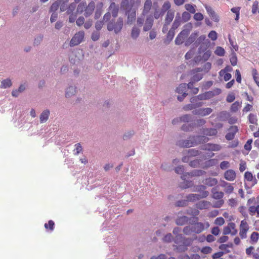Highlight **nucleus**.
I'll list each match as a JSON object with an SVG mask.
<instances>
[{
    "label": "nucleus",
    "instance_id": "nucleus-1",
    "mask_svg": "<svg viewBox=\"0 0 259 259\" xmlns=\"http://www.w3.org/2000/svg\"><path fill=\"white\" fill-rule=\"evenodd\" d=\"M208 138L205 136H197L190 137L189 139L179 142V145L182 147H191L203 142H206Z\"/></svg>",
    "mask_w": 259,
    "mask_h": 259
},
{
    "label": "nucleus",
    "instance_id": "nucleus-2",
    "mask_svg": "<svg viewBox=\"0 0 259 259\" xmlns=\"http://www.w3.org/2000/svg\"><path fill=\"white\" fill-rule=\"evenodd\" d=\"M205 187L203 185L198 186L194 190L196 192H200V194H191L187 196V200L190 201H194L199 200L200 198L206 197L208 195V192L205 190Z\"/></svg>",
    "mask_w": 259,
    "mask_h": 259
},
{
    "label": "nucleus",
    "instance_id": "nucleus-3",
    "mask_svg": "<svg viewBox=\"0 0 259 259\" xmlns=\"http://www.w3.org/2000/svg\"><path fill=\"white\" fill-rule=\"evenodd\" d=\"M175 170L178 174H183L181 178L184 181H187L189 178L193 177L201 176L204 174V171L201 170H194L191 172L183 174L184 169L183 166H179L176 167Z\"/></svg>",
    "mask_w": 259,
    "mask_h": 259
},
{
    "label": "nucleus",
    "instance_id": "nucleus-4",
    "mask_svg": "<svg viewBox=\"0 0 259 259\" xmlns=\"http://www.w3.org/2000/svg\"><path fill=\"white\" fill-rule=\"evenodd\" d=\"M122 26L123 20L119 18L116 23L113 21L110 22L107 25V29L110 31L114 30L115 33H118L121 30Z\"/></svg>",
    "mask_w": 259,
    "mask_h": 259
},
{
    "label": "nucleus",
    "instance_id": "nucleus-5",
    "mask_svg": "<svg viewBox=\"0 0 259 259\" xmlns=\"http://www.w3.org/2000/svg\"><path fill=\"white\" fill-rule=\"evenodd\" d=\"M199 56L195 58V61H198L200 60L207 61L211 55V51L207 50L206 48H203L200 47L198 50Z\"/></svg>",
    "mask_w": 259,
    "mask_h": 259
},
{
    "label": "nucleus",
    "instance_id": "nucleus-6",
    "mask_svg": "<svg viewBox=\"0 0 259 259\" xmlns=\"http://www.w3.org/2000/svg\"><path fill=\"white\" fill-rule=\"evenodd\" d=\"M84 37L83 31H79L75 34L70 42V46H75L80 44L83 40Z\"/></svg>",
    "mask_w": 259,
    "mask_h": 259
},
{
    "label": "nucleus",
    "instance_id": "nucleus-7",
    "mask_svg": "<svg viewBox=\"0 0 259 259\" xmlns=\"http://www.w3.org/2000/svg\"><path fill=\"white\" fill-rule=\"evenodd\" d=\"M249 226L245 220L241 221L239 226V236L242 239H245L247 237V233L249 230Z\"/></svg>",
    "mask_w": 259,
    "mask_h": 259
},
{
    "label": "nucleus",
    "instance_id": "nucleus-8",
    "mask_svg": "<svg viewBox=\"0 0 259 259\" xmlns=\"http://www.w3.org/2000/svg\"><path fill=\"white\" fill-rule=\"evenodd\" d=\"M213 96V94L211 92H206L204 94L199 95L196 97H194L190 99V102L193 103L197 101V100H205L209 99Z\"/></svg>",
    "mask_w": 259,
    "mask_h": 259
},
{
    "label": "nucleus",
    "instance_id": "nucleus-9",
    "mask_svg": "<svg viewBox=\"0 0 259 259\" xmlns=\"http://www.w3.org/2000/svg\"><path fill=\"white\" fill-rule=\"evenodd\" d=\"M237 233L236 229V225L234 223H230L226 226L223 230V233L225 235L231 234L232 235H235Z\"/></svg>",
    "mask_w": 259,
    "mask_h": 259
},
{
    "label": "nucleus",
    "instance_id": "nucleus-10",
    "mask_svg": "<svg viewBox=\"0 0 259 259\" xmlns=\"http://www.w3.org/2000/svg\"><path fill=\"white\" fill-rule=\"evenodd\" d=\"M189 32V29H184L182 30L176 37L175 40L176 44L177 45L182 44L184 42L186 37L188 36Z\"/></svg>",
    "mask_w": 259,
    "mask_h": 259
},
{
    "label": "nucleus",
    "instance_id": "nucleus-11",
    "mask_svg": "<svg viewBox=\"0 0 259 259\" xmlns=\"http://www.w3.org/2000/svg\"><path fill=\"white\" fill-rule=\"evenodd\" d=\"M245 180L249 183L251 187L254 186L257 184V181L254 176L249 171H246L244 174Z\"/></svg>",
    "mask_w": 259,
    "mask_h": 259
},
{
    "label": "nucleus",
    "instance_id": "nucleus-12",
    "mask_svg": "<svg viewBox=\"0 0 259 259\" xmlns=\"http://www.w3.org/2000/svg\"><path fill=\"white\" fill-rule=\"evenodd\" d=\"M193 85L192 82H189L188 84L182 83L177 88L176 92L179 94H183V93H187V89H191Z\"/></svg>",
    "mask_w": 259,
    "mask_h": 259
},
{
    "label": "nucleus",
    "instance_id": "nucleus-13",
    "mask_svg": "<svg viewBox=\"0 0 259 259\" xmlns=\"http://www.w3.org/2000/svg\"><path fill=\"white\" fill-rule=\"evenodd\" d=\"M212 109L210 108H200L194 110L193 111L194 114L202 116H206L210 114Z\"/></svg>",
    "mask_w": 259,
    "mask_h": 259
},
{
    "label": "nucleus",
    "instance_id": "nucleus-14",
    "mask_svg": "<svg viewBox=\"0 0 259 259\" xmlns=\"http://www.w3.org/2000/svg\"><path fill=\"white\" fill-rule=\"evenodd\" d=\"M77 92L76 88L73 85L68 87L65 91V97L69 98L74 96Z\"/></svg>",
    "mask_w": 259,
    "mask_h": 259
},
{
    "label": "nucleus",
    "instance_id": "nucleus-15",
    "mask_svg": "<svg viewBox=\"0 0 259 259\" xmlns=\"http://www.w3.org/2000/svg\"><path fill=\"white\" fill-rule=\"evenodd\" d=\"M202 149L208 151H219L221 149V146L216 144H206L202 146Z\"/></svg>",
    "mask_w": 259,
    "mask_h": 259
},
{
    "label": "nucleus",
    "instance_id": "nucleus-16",
    "mask_svg": "<svg viewBox=\"0 0 259 259\" xmlns=\"http://www.w3.org/2000/svg\"><path fill=\"white\" fill-rule=\"evenodd\" d=\"M198 154V152L195 149H190L187 151L186 155L184 156L182 158V161L184 162H188L189 160V157L195 156Z\"/></svg>",
    "mask_w": 259,
    "mask_h": 259
},
{
    "label": "nucleus",
    "instance_id": "nucleus-17",
    "mask_svg": "<svg viewBox=\"0 0 259 259\" xmlns=\"http://www.w3.org/2000/svg\"><path fill=\"white\" fill-rule=\"evenodd\" d=\"M193 76L192 77V80L190 82H192L193 84L194 82H197L200 80L203 77V74L200 72H197V69L192 71Z\"/></svg>",
    "mask_w": 259,
    "mask_h": 259
},
{
    "label": "nucleus",
    "instance_id": "nucleus-18",
    "mask_svg": "<svg viewBox=\"0 0 259 259\" xmlns=\"http://www.w3.org/2000/svg\"><path fill=\"white\" fill-rule=\"evenodd\" d=\"M224 177L227 180L232 181L236 178V173L233 170L229 169L225 172Z\"/></svg>",
    "mask_w": 259,
    "mask_h": 259
},
{
    "label": "nucleus",
    "instance_id": "nucleus-19",
    "mask_svg": "<svg viewBox=\"0 0 259 259\" xmlns=\"http://www.w3.org/2000/svg\"><path fill=\"white\" fill-rule=\"evenodd\" d=\"M26 89V85L25 84H21L18 89L13 90L12 92V95L13 97H17L19 95L23 92Z\"/></svg>",
    "mask_w": 259,
    "mask_h": 259
},
{
    "label": "nucleus",
    "instance_id": "nucleus-20",
    "mask_svg": "<svg viewBox=\"0 0 259 259\" xmlns=\"http://www.w3.org/2000/svg\"><path fill=\"white\" fill-rule=\"evenodd\" d=\"M50 112L48 109L44 110L39 116L40 122L42 123L46 122L49 119Z\"/></svg>",
    "mask_w": 259,
    "mask_h": 259
},
{
    "label": "nucleus",
    "instance_id": "nucleus-21",
    "mask_svg": "<svg viewBox=\"0 0 259 259\" xmlns=\"http://www.w3.org/2000/svg\"><path fill=\"white\" fill-rule=\"evenodd\" d=\"M248 211L251 215H255L257 218H259V205L250 206Z\"/></svg>",
    "mask_w": 259,
    "mask_h": 259
},
{
    "label": "nucleus",
    "instance_id": "nucleus-22",
    "mask_svg": "<svg viewBox=\"0 0 259 259\" xmlns=\"http://www.w3.org/2000/svg\"><path fill=\"white\" fill-rule=\"evenodd\" d=\"M193 232L199 233L204 230L203 224L201 223H197L192 225Z\"/></svg>",
    "mask_w": 259,
    "mask_h": 259
},
{
    "label": "nucleus",
    "instance_id": "nucleus-23",
    "mask_svg": "<svg viewBox=\"0 0 259 259\" xmlns=\"http://www.w3.org/2000/svg\"><path fill=\"white\" fill-rule=\"evenodd\" d=\"M191 104L187 105L184 107V109L185 110H187V111L195 109L197 107H201L202 106V103L200 102H197L196 101L195 102H193V103L191 102Z\"/></svg>",
    "mask_w": 259,
    "mask_h": 259
},
{
    "label": "nucleus",
    "instance_id": "nucleus-24",
    "mask_svg": "<svg viewBox=\"0 0 259 259\" xmlns=\"http://www.w3.org/2000/svg\"><path fill=\"white\" fill-rule=\"evenodd\" d=\"M221 185L222 187L225 188L224 190L227 193L230 194L234 190L233 187L230 184L226 182H223Z\"/></svg>",
    "mask_w": 259,
    "mask_h": 259
},
{
    "label": "nucleus",
    "instance_id": "nucleus-25",
    "mask_svg": "<svg viewBox=\"0 0 259 259\" xmlns=\"http://www.w3.org/2000/svg\"><path fill=\"white\" fill-rule=\"evenodd\" d=\"M12 85V80L10 78H7L1 81L0 88L2 89H7L10 88Z\"/></svg>",
    "mask_w": 259,
    "mask_h": 259
},
{
    "label": "nucleus",
    "instance_id": "nucleus-26",
    "mask_svg": "<svg viewBox=\"0 0 259 259\" xmlns=\"http://www.w3.org/2000/svg\"><path fill=\"white\" fill-rule=\"evenodd\" d=\"M127 21L128 24H131L135 19L136 11L134 10H131L127 12Z\"/></svg>",
    "mask_w": 259,
    "mask_h": 259
},
{
    "label": "nucleus",
    "instance_id": "nucleus-27",
    "mask_svg": "<svg viewBox=\"0 0 259 259\" xmlns=\"http://www.w3.org/2000/svg\"><path fill=\"white\" fill-rule=\"evenodd\" d=\"M198 32L195 31L194 33H192L191 35L189 37V38L186 40L185 45L186 46H189L191 44L198 36Z\"/></svg>",
    "mask_w": 259,
    "mask_h": 259
},
{
    "label": "nucleus",
    "instance_id": "nucleus-28",
    "mask_svg": "<svg viewBox=\"0 0 259 259\" xmlns=\"http://www.w3.org/2000/svg\"><path fill=\"white\" fill-rule=\"evenodd\" d=\"M212 197L216 199H221L224 196L222 192L218 191L216 188L212 189Z\"/></svg>",
    "mask_w": 259,
    "mask_h": 259
},
{
    "label": "nucleus",
    "instance_id": "nucleus-29",
    "mask_svg": "<svg viewBox=\"0 0 259 259\" xmlns=\"http://www.w3.org/2000/svg\"><path fill=\"white\" fill-rule=\"evenodd\" d=\"M211 68V63L210 62L205 63L202 68H199L197 69V72L204 71V72H208Z\"/></svg>",
    "mask_w": 259,
    "mask_h": 259
},
{
    "label": "nucleus",
    "instance_id": "nucleus-30",
    "mask_svg": "<svg viewBox=\"0 0 259 259\" xmlns=\"http://www.w3.org/2000/svg\"><path fill=\"white\" fill-rule=\"evenodd\" d=\"M95 8L94 3H91L89 4L87 7H85V15L86 16H89L93 12Z\"/></svg>",
    "mask_w": 259,
    "mask_h": 259
},
{
    "label": "nucleus",
    "instance_id": "nucleus-31",
    "mask_svg": "<svg viewBox=\"0 0 259 259\" xmlns=\"http://www.w3.org/2000/svg\"><path fill=\"white\" fill-rule=\"evenodd\" d=\"M109 11L111 12L114 17H116L117 16L118 9L115 3H112L111 4L109 7Z\"/></svg>",
    "mask_w": 259,
    "mask_h": 259
},
{
    "label": "nucleus",
    "instance_id": "nucleus-32",
    "mask_svg": "<svg viewBox=\"0 0 259 259\" xmlns=\"http://www.w3.org/2000/svg\"><path fill=\"white\" fill-rule=\"evenodd\" d=\"M210 203L207 201H201L197 204V208L202 209H206L209 207Z\"/></svg>",
    "mask_w": 259,
    "mask_h": 259
},
{
    "label": "nucleus",
    "instance_id": "nucleus-33",
    "mask_svg": "<svg viewBox=\"0 0 259 259\" xmlns=\"http://www.w3.org/2000/svg\"><path fill=\"white\" fill-rule=\"evenodd\" d=\"M153 25V19L152 17H149L147 19L145 26L144 27V30L147 31L151 29Z\"/></svg>",
    "mask_w": 259,
    "mask_h": 259
},
{
    "label": "nucleus",
    "instance_id": "nucleus-34",
    "mask_svg": "<svg viewBox=\"0 0 259 259\" xmlns=\"http://www.w3.org/2000/svg\"><path fill=\"white\" fill-rule=\"evenodd\" d=\"M139 34L140 29L137 27L134 26L132 30L131 37L134 39H136L139 37Z\"/></svg>",
    "mask_w": 259,
    "mask_h": 259
},
{
    "label": "nucleus",
    "instance_id": "nucleus-35",
    "mask_svg": "<svg viewBox=\"0 0 259 259\" xmlns=\"http://www.w3.org/2000/svg\"><path fill=\"white\" fill-rule=\"evenodd\" d=\"M259 238V234L256 232H253L250 236V243L252 244H254L258 240Z\"/></svg>",
    "mask_w": 259,
    "mask_h": 259
},
{
    "label": "nucleus",
    "instance_id": "nucleus-36",
    "mask_svg": "<svg viewBox=\"0 0 259 259\" xmlns=\"http://www.w3.org/2000/svg\"><path fill=\"white\" fill-rule=\"evenodd\" d=\"M218 183V181L215 178H209L205 180L204 183L209 186H213L215 185Z\"/></svg>",
    "mask_w": 259,
    "mask_h": 259
},
{
    "label": "nucleus",
    "instance_id": "nucleus-37",
    "mask_svg": "<svg viewBox=\"0 0 259 259\" xmlns=\"http://www.w3.org/2000/svg\"><path fill=\"white\" fill-rule=\"evenodd\" d=\"M214 52L216 55L222 57L225 54V50L221 47H217Z\"/></svg>",
    "mask_w": 259,
    "mask_h": 259
},
{
    "label": "nucleus",
    "instance_id": "nucleus-38",
    "mask_svg": "<svg viewBox=\"0 0 259 259\" xmlns=\"http://www.w3.org/2000/svg\"><path fill=\"white\" fill-rule=\"evenodd\" d=\"M203 134L206 136H213L216 135L217 131L215 129H204L203 131Z\"/></svg>",
    "mask_w": 259,
    "mask_h": 259
},
{
    "label": "nucleus",
    "instance_id": "nucleus-39",
    "mask_svg": "<svg viewBox=\"0 0 259 259\" xmlns=\"http://www.w3.org/2000/svg\"><path fill=\"white\" fill-rule=\"evenodd\" d=\"M160 168L164 171H170L172 169L170 164L167 162H163L161 163Z\"/></svg>",
    "mask_w": 259,
    "mask_h": 259
},
{
    "label": "nucleus",
    "instance_id": "nucleus-40",
    "mask_svg": "<svg viewBox=\"0 0 259 259\" xmlns=\"http://www.w3.org/2000/svg\"><path fill=\"white\" fill-rule=\"evenodd\" d=\"M174 17V12L168 11L167 13L165 18V21L167 24H169L172 20Z\"/></svg>",
    "mask_w": 259,
    "mask_h": 259
},
{
    "label": "nucleus",
    "instance_id": "nucleus-41",
    "mask_svg": "<svg viewBox=\"0 0 259 259\" xmlns=\"http://www.w3.org/2000/svg\"><path fill=\"white\" fill-rule=\"evenodd\" d=\"M241 102L236 101L234 102L231 106V111L233 112L237 111L241 107Z\"/></svg>",
    "mask_w": 259,
    "mask_h": 259
},
{
    "label": "nucleus",
    "instance_id": "nucleus-42",
    "mask_svg": "<svg viewBox=\"0 0 259 259\" xmlns=\"http://www.w3.org/2000/svg\"><path fill=\"white\" fill-rule=\"evenodd\" d=\"M181 17L179 14H177L175 21L173 23L172 28L176 29L179 27L180 24Z\"/></svg>",
    "mask_w": 259,
    "mask_h": 259
},
{
    "label": "nucleus",
    "instance_id": "nucleus-43",
    "mask_svg": "<svg viewBox=\"0 0 259 259\" xmlns=\"http://www.w3.org/2000/svg\"><path fill=\"white\" fill-rule=\"evenodd\" d=\"M220 76L225 81H227L230 80L232 77L231 74L228 72H225L224 74H221V71L219 72Z\"/></svg>",
    "mask_w": 259,
    "mask_h": 259
},
{
    "label": "nucleus",
    "instance_id": "nucleus-44",
    "mask_svg": "<svg viewBox=\"0 0 259 259\" xmlns=\"http://www.w3.org/2000/svg\"><path fill=\"white\" fill-rule=\"evenodd\" d=\"M152 5L151 0H146L144 4V13L147 12L150 9Z\"/></svg>",
    "mask_w": 259,
    "mask_h": 259
},
{
    "label": "nucleus",
    "instance_id": "nucleus-45",
    "mask_svg": "<svg viewBox=\"0 0 259 259\" xmlns=\"http://www.w3.org/2000/svg\"><path fill=\"white\" fill-rule=\"evenodd\" d=\"M185 9L191 13H194L195 12V6L191 4H186L185 6Z\"/></svg>",
    "mask_w": 259,
    "mask_h": 259
},
{
    "label": "nucleus",
    "instance_id": "nucleus-46",
    "mask_svg": "<svg viewBox=\"0 0 259 259\" xmlns=\"http://www.w3.org/2000/svg\"><path fill=\"white\" fill-rule=\"evenodd\" d=\"M248 120L250 123L254 124H256L257 118L255 115L253 114H250L248 116Z\"/></svg>",
    "mask_w": 259,
    "mask_h": 259
},
{
    "label": "nucleus",
    "instance_id": "nucleus-47",
    "mask_svg": "<svg viewBox=\"0 0 259 259\" xmlns=\"http://www.w3.org/2000/svg\"><path fill=\"white\" fill-rule=\"evenodd\" d=\"M208 36L209 37V38H210L212 40H217V38H218V34L217 33L214 31V30H212L211 31L208 35Z\"/></svg>",
    "mask_w": 259,
    "mask_h": 259
},
{
    "label": "nucleus",
    "instance_id": "nucleus-48",
    "mask_svg": "<svg viewBox=\"0 0 259 259\" xmlns=\"http://www.w3.org/2000/svg\"><path fill=\"white\" fill-rule=\"evenodd\" d=\"M187 220V217L185 216L182 217L177 220L176 223L179 225H183L185 224Z\"/></svg>",
    "mask_w": 259,
    "mask_h": 259
},
{
    "label": "nucleus",
    "instance_id": "nucleus-49",
    "mask_svg": "<svg viewBox=\"0 0 259 259\" xmlns=\"http://www.w3.org/2000/svg\"><path fill=\"white\" fill-rule=\"evenodd\" d=\"M100 36V33L99 31H94L92 33L91 38L93 41L98 40Z\"/></svg>",
    "mask_w": 259,
    "mask_h": 259
},
{
    "label": "nucleus",
    "instance_id": "nucleus-50",
    "mask_svg": "<svg viewBox=\"0 0 259 259\" xmlns=\"http://www.w3.org/2000/svg\"><path fill=\"white\" fill-rule=\"evenodd\" d=\"M228 203V205L232 207H236L238 204L237 200L233 198L229 199Z\"/></svg>",
    "mask_w": 259,
    "mask_h": 259
},
{
    "label": "nucleus",
    "instance_id": "nucleus-51",
    "mask_svg": "<svg viewBox=\"0 0 259 259\" xmlns=\"http://www.w3.org/2000/svg\"><path fill=\"white\" fill-rule=\"evenodd\" d=\"M54 223L53 221H49L48 224H45V227L46 229H50L51 231H53L54 229Z\"/></svg>",
    "mask_w": 259,
    "mask_h": 259
},
{
    "label": "nucleus",
    "instance_id": "nucleus-52",
    "mask_svg": "<svg viewBox=\"0 0 259 259\" xmlns=\"http://www.w3.org/2000/svg\"><path fill=\"white\" fill-rule=\"evenodd\" d=\"M102 7H103L102 3H100L97 6V10H96V14H95V18L96 19L98 18L101 15V12H100V9L101 8H102Z\"/></svg>",
    "mask_w": 259,
    "mask_h": 259
},
{
    "label": "nucleus",
    "instance_id": "nucleus-53",
    "mask_svg": "<svg viewBox=\"0 0 259 259\" xmlns=\"http://www.w3.org/2000/svg\"><path fill=\"white\" fill-rule=\"evenodd\" d=\"M59 3L57 1L54 3L51 7L50 11L51 12H55L59 8Z\"/></svg>",
    "mask_w": 259,
    "mask_h": 259
},
{
    "label": "nucleus",
    "instance_id": "nucleus-54",
    "mask_svg": "<svg viewBox=\"0 0 259 259\" xmlns=\"http://www.w3.org/2000/svg\"><path fill=\"white\" fill-rule=\"evenodd\" d=\"M195 53V50L192 49L190 50L189 52H188L186 55L185 58L186 59H190L192 58V57L194 56Z\"/></svg>",
    "mask_w": 259,
    "mask_h": 259
},
{
    "label": "nucleus",
    "instance_id": "nucleus-55",
    "mask_svg": "<svg viewBox=\"0 0 259 259\" xmlns=\"http://www.w3.org/2000/svg\"><path fill=\"white\" fill-rule=\"evenodd\" d=\"M190 165L192 167H197L198 166H202V164L200 163L198 160L195 159L190 161Z\"/></svg>",
    "mask_w": 259,
    "mask_h": 259
},
{
    "label": "nucleus",
    "instance_id": "nucleus-56",
    "mask_svg": "<svg viewBox=\"0 0 259 259\" xmlns=\"http://www.w3.org/2000/svg\"><path fill=\"white\" fill-rule=\"evenodd\" d=\"M225 223V221L224 219L222 217H219L217 218L214 221V223L216 225L222 226Z\"/></svg>",
    "mask_w": 259,
    "mask_h": 259
},
{
    "label": "nucleus",
    "instance_id": "nucleus-57",
    "mask_svg": "<svg viewBox=\"0 0 259 259\" xmlns=\"http://www.w3.org/2000/svg\"><path fill=\"white\" fill-rule=\"evenodd\" d=\"M184 232L186 235L190 234L193 232L192 226H187L184 229Z\"/></svg>",
    "mask_w": 259,
    "mask_h": 259
},
{
    "label": "nucleus",
    "instance_id": "nucleus-58",
    "mask_svg": "<svg viewBox=\"0 0 259 259\" xmlns=\"http://www.w3.org/2000/svg\"><path fill=\"white\" fill-rule=\"evenodd\" d=\"M252 143V140L251 139L248 140L246 143L244 145V148L245 150L247 151H250L251 149V143Z\"/></svg>",
    "mask_w": 259,
    "mask_h": 259
},
{
    "label": "nucleus",
    "instance_id": "nucleus-59",
    "mask_svg": "<svg viewBox=\"0 0 259 259\" xmlns=\"http://www.w3.org/2000/svg\"><path fill=\"white\" fill-rule=\"evenodd\" d=\"M258 3L257 1H255L253 2L252 6V12L253 14H255L256 13L258 9Z\"/></svg>",
    "mask_w": 259,
    "mask_h": 259
},
{
    "label": "nucleus",
    "instance_id": "nucleus-60",
    "mask_svg": "<svg viewBox=\"0 0 259 259\" xmlns=\"http://www.w3.org/2000/svg\"><path fill=\"white\" fill-rule=\"evenodd\" d=\"M86 7V4H84V3H80L78 6V8H77V11L78 13H81L83 11V9L84 8H85Z\"/></svg>",
    "mask_w": 259,
    "mask_h": 259
},
{
    "label": "nucleus",
    "instance_id": "nucleus-61",
    "mask_svg": "<svg viewBox=\"0 0 259 259\" xmlns=\"http://www.w3.org/2000/svg\"><path fill=\"white\" fill-rule=\"evenodd\" d=\"M230 62L232 65L235 66L237 64V59L235 54H233L231 58Z\"/></svg>",
    "mask_w": 259,
    "mask_h": 259
},
{
    "label": "nucleus",
    "instance_id": "nucleus-62",
    "mask_svg": "<svg viewBox=\"0 0 259 259\" xmlns=\"http://www.w3.org/2000/svg\"><path fill=\"white\" fill-rule=\"evenodd\" d=\"M235 95L233 93H231L228 94L226 100L227 102L231 103L232 102L235 100Z\"/></svg>",
    "mask_w": 259,
    "mask_h": 259
},
{
    "label": "nucleus",
    "instance_id": "nucleus-63",
    "mask_svg": "<svg viewBox=\"0 0 259 259\" xmlns=\"http://www.w3.org/2000/svg\"><path fill=\"white\" fill-rule=\"evenodd\" d=\"M194 18L197 21H201L203 19V15L200 13H197L194 15Z\"/></svg>",
    "mask_w": 259,
    "mask_h": 259
},
{
    "label": "nucleus",
    "instance_id": "nucleus-64",
    "mask_svg": "<svg viewBox=\"0 0 259 259\" xmlns=\"http://www.w3.org/2000/svg\"><path fill=\"white\" fill-rule=\"evenodd\" d=\"M182 122H189L191 119V116L189 114H186L181 117Z\"/></svg>",
    "mask_w": 259,
    "mask_h": 259
}]
</instances>
